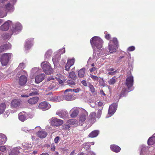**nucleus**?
Listing matches in <instances>:
<instances>
[{"label": "nucleus", "instance_id": "1a4fd4ad", "mask_svg": "<svg viewBox=\"0 0 155 155\" xmlns=\"http://www.w3.org/2000/svg\"><path fill=\"white\" fill-rule=\"evenodd\" d=\"M51 124L53 126L58 127L62 125L63 121L61 119L53 117L50 120Z\"/></svg>", "mask_w": 155, "mask_h": 155}, {"label": "nucleus", "instance_id": "052dcab7", "mask_svg": "<svg viewBox=\"0 0 155 155\" xmlns=\"http://www.w3.org/2000/svg\"><path fill=\"white\" fill-rule=\"evenodd\" d=\"M135 49V47L134 46H131L127 48V50L129 51H133Z\"/></svg>", "mask_w": 155, "mask_h": 155}, {"label": "nucleus", "instance_id": "5701e85b", "mask_svg": "<svg viewBox=\"0 0 155 155\" xmlns=\"http://www.w3.org/2000/svg\"><path fill=\"white\" fill-rule=\"evenodd\" d=\"M38 100L39 98L38 97H35L29 99L28 100V102L30 104L34 105L38 102Z\"/></svg>", "mask_w": 155, "mask_h": 155}, {"label": "nucleus", "instance_id": "680f3d73", "mask_svg": "<svg viewBox=\"0 0 155 155\" xmlns=\"http://www.w3.org/2000/svg\"><path fill=\"white\" fill-rule=\"evenodd\" d=\"M8 48H4V46H3V45H2L0 47V54L3 51H4L5 50H6V49Z\"/></svg>", "mask_w": 155, "mask_h": 155}, {"label": "nucleus", "instance_id": "39448f33", "mask_svg": "<svg viewBox=\"0 0 155 155\" xmlns=\"http://www.w3.org/2000/svg\"><path fill=\"white\" fill-rule=\"evenodd\" d=\"M55 81L54 78L52 76H50L47 79L48 90H55L58 89L57 84Z\"/></svg>", "mask_w": 155, "mask_h": 155}, {"label": "nucleus", "instance_id": "a18cd8bd", "mask_svg": "<svg viewBox=\"0 0 155 155\" xmlns=\"http://www.w3.org/2000/svg\"><path fill=\"white\" fill-rule=\"evenodd\" d=\"M88 87L89 88L90 91L92 93H94L95 92V90L94 86L91 84L90 83H88Z\"/></svg>", "mask_w": 155, "mask_h": 155}, {"label": "nucleus", "instance_id": "a19ab883", "mask_svg": "<svg viewBox=\"0 0 155 155\" xmlns=\"http://www.w3.org/2000/svg\"><path fill=\"white\" fill-rule=\"evenodd\" d=\"M24 148L25 149L29 150L32 147V145L31 144H28L26 143H24L22 144Z\"/></svg>", "mask_w": 155, "mask_h": 155}, {"label": "nucleus", "instance_id": "473e14b6", "mask_svg": "<svg viewBox=\"0 0 155 155\" xmlns=\"http://www.w3.org/2000/svg\"><path fill=\"white\" fill-rule=\"evenodd\" d=\"M7 15V12L5 11L4 7L0 9V17L2 18L5 17Z\"/></svg>", "mask_w": 155, "mask_h": 155}, {"label": "nucleus", "instance_id": "c85d7f7f", "mask_svg": "<svg viewBox=\"0 0 155 155\" xmlns=\"http://www.w3.org/2000/svg\"><path fill=\"white\" fill-rule=\"evenodd\" d=\"M7 137L3 134H0V145L5 143L7 140Z\"/></svg>", "mask_w": 155, "mask_h": 155}, {"label": "nucleus", "instance_id": "4468645a", "mask_svg": "<svg viewBox=\"0 0 155 155\" xmlns=\"http://www.w3.org/2000/svg\"><path fill=\"white\" fill-rule=\"evenodd\" d=\"M96 114L94 112H92L90 114L87 121L88 123L92 124L96 121Z\"/></svg>", "mask_w": 155, "mask_h": 155}, {"label": "nucleus", "instance_id": "13d9d810", "mask_svg": "<svg viewBox=\"0 0 155 155\" xmlns=\"http://www.w3.org/2000/svg\"><path fill=\"white\" fill-rule=\"evenodd\" d=\"M67 83L68 84L71 86H72L75 85V82L74 81H67Z\"/></svg>", "mask_w": 155, "mask_h": 155}, {"label": "nucleus", "instance_id": "bb28decb", "mask_svg": "<svg viewBox=\"0 0 155 155\" xmlns=\"http://www.w3.org/2000/svg\"><path fill=\"white\" fill-rule=\"evenodd\" d=\"M38 136L40 138H44L47 135V133L44 130L38 131L37 133Z\"/></svg>", "mask_w": 155, "mask_h": 155}, {"label": "nucleus", "instance_id": "72a5a7b5", "mask_svg": "<svg viewBox=\"0 0 155 155\" xmlns=\"http://www.w3.org/2000/svg\"><path fill=\"white\" fill-rule=\"evenodd\" d=\"M41 70L39 68L35 67L32 68L31 71V75H34L40 72Z\"/></svg>", "mask_w": 155, "mask_h": 155}, {"label": "nucleus", "instance_id": "09e8293b", "mask_svg": "<svg viewBox=\"0 0 155 155\" xmlns=\"http://www.w3.org/2000/svg\"><path fill=\"white\" fill-rule=\"evenodd\" d=\"M90 77L95 82H97L100 78H98L97 76L92 74H90Z\"/></svg>", "mask_w": 155, "mask_h": 155}, {"label": "nucleus", "instance_id": "c03bdc74", "mask_svg": "<svg viewBox=\"0 0 155 155\" xmlns=\"http://www.w3.org/2000/svg\"><path fill=\"white\" fill-rule=\"evenodd\" d=\"M117 80V78L115 77H113L109 81V84H114Z\"/></svg>", "mask_w": 155, "mask_h": 155}, {"label": "nucleus", "instance_id": "ea45409f", "mask_svg": "<svg viewBox=\"0 0 155 155\" xmlns=\"http://www.w3.org/2000/svg\"><path fill=\"white\" fill-rule=\"evenodd\" d=\"M52 53V51L51 50H48L46 52L45 55V58H49Z\"/></svg>", "mask_w": 155, "mask_h": 155}, {"label": "nucleus", "instance_id": "de8ad7c7", "mask_svg": "<svg viewBox=\"0 0 155 155\" xmlns=\"http://www.w3.org/2000/svg\"><path fill=\"white\" fill-rule=\"evenodd\" d=\"M75 62V59L74 58H72L71 59H69L68 60L67 63L68 64L71 66H72L74 64Z\"/></svg>", "mask_w": 155, "mask_h": 155}, {"label": "nucleus", "instance_id": "9b49d317", "mask_svg": "<svg viewBox=\"0 0 155 155\" xmlns=\"http://www.w3.org/2000/svg\"><path fill=\"white\" fill-rule=\"evenodd\" d=\"M117 105L116 103H113L110 106L108 115L106 118L112 116L115 112L117 107Z\"/></svg>", "mask_w": 155, "mask_h": 155}, {"label": "nucleus", "instance_id": "2eb2a0df", "mask_svg": "<svg viewBox=\"0 0 155 155\" xmlns=\"http://www.w3.org/2000/svg\"><path fill=\"white\" fill-rule=\"evenodd\" d=\"M56 114L59 116L61 118L65 120L68 118V113L65 111L61 110L58 111L56 113Z\"/></svg>", "mask_w": 155, "mask_h": 155}, {"label": "nucleus", "instance_id": "5fc2aeb1", "mask_svg": "<svg viewBox=\"0 0 155 155\" xmlns=\"http://www.w3.org/2000/svg\"><path fill=\"white\" fill-rule=\"evenodd\" d=\"M83 146L86 150L89 149L90 147V142H87L84 143L83 144Z\"/></svg>", "mask_w": 155, "mask_h": 155}, {"label": "nucleus", "instance_id": "37998d69", "mask_svg": "<svg viewBox=\"0 0 155 155\" xmlns=\"http://www.w3.org/2000/svg\"><path fill=\"white\" fill-rule=\"evenodd\" d=\"M81 90L79 88H77L76 89H73V90L71 89H68L65 91V92L69 91H72L75 93H78Z\"/></svg>", "mask_w": 155, "mask_h": 155}, {"label": "nucleus", "instance_id": "864d4df0", "mask_svg": "<svg viewBox=\"0 0 155 155\" xmlns=\"http://www.w3.org/2000/svg\"><path fill=\"white\" fill-rule=\"evenodd\" d=\"M3 46H4V48H8L6 49V50L8 49L9 48H11V44L9 42H7L6 43L2 45Z\"/></svg>", "mask_w": 155, "mask_h": 155}, {"label": "nucleus", "instance_id": "e2e57ef3", "mask_svg": "<svg viewBox=\"0 0 155 155\" xmlns=\"http://www.w3.org/2000/svg\"><path fill=\"white\" fill-rule=\"evenodd\" d=\"M81 83L84 86L86 87L88 86V83H87L85 80H82Z\"/></svg>", "mask_w": 155, "mask_h": 155}, {"label": "nucleus", "instance_id": "f704fd0d", "mask_svg": "<svg viewBox=\"0 0 155 155\" xmlns=\"http://www.w3.org/2000/svg\"><path fill=\"white\" fill-rule=\"evenodd\" d=\"M141 150L140 153V155H144L146 154L148 149L147 147H145L144 145L141 146Z\"/></svg>", "mask_w": 155, "mask_h": 155}, {"label": "nucleus", "instance_id": "4c0bfd02", "mask_svg": "<svg viewBox=\"0 0 155 155\" xmlns=\"http://www.w3.org/2000/svg\"><path fill=\"white\" fill-rule=\"evenodd\" d=\"M6 105L5 103H2L0 104V114H3L5 110Z\"/></svg>", "mask_w": 155, "mask_h": 155}, {"label": "nucleus", "instance_id": "6ab92c4d", "mask_svg": "<svg viewBox=\"0 0 155 155\" xmlns=\"http://www.w3.org/2000/svg\"><path fill=\"white\" fill-rule=\"evenodd\" d=\"M45 75L44 74H41L35 77V81L36 83L38 84L42 81L45 77Z\"/></svg>", "mask_w": 155, "mask_h": 155}, {"label": "nucleus", "instance_id": "79ce46f5", "mask_svg": "<svg viewBox=\"0 0 155 155\" xmlns=\"http://www.w3.org/2000/svg\"><path fill=\"white\" fill-rule=\"evenodd\" d=\"M37 94V92L36 91H34L30 93L29 95L25 94H23L21 95V96L23 97H29V96L34 95Z\"/></svg>", "mask_w": 155, "mask_h": 155}, {"label": "nucleus", "instance_id": "9d476101", "mask_svg": "<svg viewBox=\"0 0 155 155\" xmlns=\"http://www.w3.org/2000/svg\"><path fill=\"white\" fill-rule=\"evenodd\" d=\"M22 29L21 24L19 22L16 23L14 26H12V31L13 34H17L20 32Z\"/></svg>", "mask_w": 155, "mask_h": 155}, {"label": "nucleus", "instance_id": "c756f323", "mask_svg": "<svg viewBox=\"0 0 155 155\" xmlns=\"http://www.w3.org/2000/svg\"><path fill=\"white\" fill-rule=\"evenodd\" d=\"M63 101V98H62L61 96H52L51 101L54 102H58Z\"/></svg>", "mask_w": 155, "mask_h": 155}, {"label": "nucleus", "instance_id": "f3484780", "mask_svg": "<svg viewBox=\"0 0 155 155\" xmlns=\"http://www.w3.org/2000/svg\"><path fill=\"white\" fill-rule=\"evenodd\" d=\"M21 101L20 99H16L13 100L11 104V106L13 108L18 107L21 104Z\"/></svg>", "mask_w": 155, "mask_h": 155}, {"label": "nucleus", "instance_id": "b1692460", "mask_svg": "<svg viewBox=\"0 0 155 155\" xmlns=\"http://www.w3.org/2000/svg\"><path fill=\"white\" fill-rule=\"evenodd\" d=\"M27 115L25 112L19 113L18 115L19 119L22 121H24L27 119Z\"/></svg>", "mask_w": 155, "mask_h": 155}, {"label": "nucleus", "instance_id": "4d7b16f0", "mask_svg": "<svg viewBox=\"0 0 155 155\" xmlns=\"http://www.w3.org/2000/svg\"><path fill=\"white\" fill-rule=\"evenodd\" d=\"M65 52V49L64 48H63L60 49L58 51V55H59L60 56L61 55L63 54Z\"/></svg>", "mask_w": 155, "mask_h": 155}, {"label": "nucleus", "instance_id": "cd10ccee", "mask_svg": "<svg viewBox=\"0 0 155 155\" xmlns=\"http://www.w3.org/2000/svg\"><path fill=\"white\" fill-rule=\"evenodd\" d=\"M60 56L59 55L56 54L53 57L52 61L54 66L56 65L59 60L60 59Z\"/></svg>", "mask_w": 155, "mask_h": 155}, {"label": "nucleus", "instance_id": "58836bf2", "mask_svg": "<svg viewBox=\"0 0 155 155\" xmlns=\"http://www.w3.org/2000/svg\"><path fill=\"white\" fill-rule=\"evenodd\" d=\"M93 59L94 61H97V59L99 58L100 57V55L99 53H96L95 51L94 50V52L93 53Z\"/></svg>", "mask_w": 155, "mask_h": 155}, {"label": "nucleus", "instance_id": "6e6552de", "mask_svg": "<svg viewBox=\"0 0 155 155\" xmlns=\"http://www.w3.org/2000/svg\"><path fill=\"white\" fill-rule=\"evenodd\" d=\"M16 0H13L8 3L4 7L7 12H13L14 10V5L16 3Z\"/></svg>", "mask_w": 155, "mask_h": 155}, {"label": "nucleus", "instance_id": "c9c22d12", "mask_svg": "<svg viewBox=\"0 0 155 155\" xmlns=\"http://www.w3.org/2000/svg\"><path fill=\"white\" fill-rule=\"evenodd\" d=\"M85 69L84 68H83L78 71V76L80 78L84 77V76Z\"/></svg>", "mask_w": 155, "mask_h": 155}, {"label": "nucleus", "instance_id": "f257e3e1", "mask_svg": "<svg viewBox=\"0 0 155 155\" xmlns=\"http://www.w3.org/2000/svg\"><path fill=\"white\" fill-rule=\"evenodd\" d=\"M118 43L117 38H114L110 40L108 43V48L109 51L105 49L101 51V55L106 56L110 53L116 52L118 47Z\"/></svg>", "mask_w": 155, "mask_h": 155}, {"label": "nucleus", "instance_id": "a211bd4d", "mask_svg": "<svg viewBox=\"0 0 155 155\" xmlns=\"http://www.w3.org/2000/svg\"><path fill=\"white\" fill-rule=\"evenodd\" d=\"M12 23V21L8 20L6 21L0 27V30L3 31H7L9 28L10 25Z\"/></svg>", "mask_w": 155, "mask_h": 155}, {"label": "nucleus", "instance_id": "0e129e2a", "mask_svg": "<svg viewBox=\"0 0 155 155\" xmlns=\"http://www.w3.org/2000/svg\"><path fill=\"white\" fill-rule=\"evenodd\" d=\"M63 129L65 130H68L70 128V126L68 125H64L62 126Z\"/></svg>", "mask_w": 155, "mask_h": 155}, {"label": "nucleus", "instance_id": "bf43d9fd", "mask_svg": "<svg viewBox=\"0 0 155 155\" xmlns=\"http://www.w3.org/2000/svg\"><path fill=\"white\" fill-rule=\"evenodd\" d=\"M104 34L106 35L105 36V38L106 39L109 40L110 38V35L109 34H107V31H105Z\"/></svg>", "mask_w": 155, "mask_h": 155}, {"label": "nucleus", "instance_id": "f8f14e48", "mask_svg": "<svg viewBox=\"0 0 155 155\" xmlns=\"http://www.w3.org/2000/svg\"><path fill=\"white\" fill-rule=\"evenodd\" d=\"M38 108L44 111L49 109L51 107V105L46 101L41 102L38 106Z\"/></svg>", "mask_w": 155, "mask_h": 155}, {"label": "nucleus", "instance_id": "4be33fe9", "mask_svg": "<svg viewBox=\"0 0 155 155\" xmlns=\"http://www.w3.org/2000/svg\"><path fill=\"white\" fill-rule=\"evenodd\" d=\"M67 123L68 125L74 127H77L79 125L78 122L75 119L69 120L67 121Z\"/></svg>", "mask_w": 155, "mask_h": 155}, {"label": "nucleus", "instance_id": "7ed1b4c3", "mask_svg": "<svg viewBox=\"0 0 155 155\" xmlns=\"http://www.w3.org/2000/svg\"><path fill=\"white\" fill-rule=\"evenodd\" d=\"M134 78L132 76H130L127 77L126 79V84L128 87V89H124L122 90L120 94L121 96H124L125 95V93L126 92H128L132 90L130 88L132 87L133 84Z\"/></svg>", "mask_w": 155, "mask_h": 155}, {"label": "nucleus", "instance_id": "412c9836", "mask_svg": "<svg viewBox=\"0 0 155 155\" xmlns=\"http://www.w3.org/2000/svg\"><path fill=\"white\" fill-rule=\"evenodd\" d=\"M65 93L64 92L65 94L64 95L61 96V97L63 98V100H65L67 101H71L75 99V97L72 94H65Z\"/></svg>", "mask_w": 155, "mask_h": 155}, {"label": "nucleus", "instance_id": "6e6d98bb", "mask_svg": "<svg viewBox=\"0 0 155 155\" xmlns=\"http://www.w3.org/2000/svg\"><path fill=\"white\" fill-rule=\"evenodd\" d=\"M22 130L23 131H25L26 132H29L31 133L32 132L34 131L33 130L29 129L28 130V129L27 127H23L22 129Z\"/></svg>", "mask_w": 155, "mask_h": 155}, {"label": "nucleus", "instance_id": "e433bc0d", "mask_svg": "<svg viewBox=\"0 0 155 155\" xmlns=\"http://www.w3.org/2000/svg\"><path fill=\"white\" fill-rule=\"evenodd\" d=\"M99 132L98 130H95L91 133L88 135L89 137L93 138L96 137L98 134Z\"/></svg>", "mask_w": 155, "mask_h": 155}, {"label": "nucleus", "instance_id": "aec40b11", "mask_svg": "<svg viewBox=\"0 0 155 155\" xmlns=\"http://www.w3.org/2000/svg\"><path fill=\"white\" fill-rule=\"evenodd\" d=\"M79 112V109L77 107H75L72 109L70 111V115L72 117H76Z\"/></svg>", "mask_w": 155, "mask_h": 155}, {"label": "nucleus", "instance_id": "3c124183", "mask_svg": "<svg viewBox=\"0 0 155 155\" xmlns=\"http://www.w3.org/2000/svg\"><path fill=\"white\" fill-rule=\"evenodd\" d=\"M52 96V94L51 93H49L47 94L45 96L46 100L48 101H51Z\"/></svg>", "mask_w": 155, "mask_h": 155}, {"label": "nucleus", "instance_id": "8fccbe9b", "mask_svg": "<svg viewBox=\"0 0 155 155\" xmlns=\"http://www.w3.org/2000/svg\"><path fill=\"white\" fill-rule=\"evenodd\" d=\"M25 67V64L24 63H21L19 64L18 67L17 68V70L19 69L24 68Z\"/></svg>", "mask_w": 155, "mask_h": 155}, {"label": "nucleus", "instance_id": "7c9ffc66", "mask_svg": "<svg viewBox=\"0 0 155 155\" xmlns=\"http://www.w3.org/2000/svg\"><path fill=\"white\" fill-rule=\"evenodd\" d=\"M55 80L57 81L60 84H61L65 81L63 76L61 74L59 75L57 77L54 78Z\"/></svg>", "mask_w": 155, "mask_h": 155}, {"label": "nucleus", "instance_id": "f03ea898", "mask_svg": "<svg viewBox=\"0 0 155 155\" xmlns=\"http://www.w3.org/2000/svg\"><path fill=\"white\" fill-rule=\"evenodd\" d=\"M90 43L94 50L96 48L98 49L101 48L103 46V41L99 37L94 36L91 39Z\"/></svg>", "mask_w": 155, "mask_h": 155}, {"label": "nucleus", "instance_id": "a878e982", "mask_svg": "<svg viewBox=\"0 0 155 155\" xmlns=\"http://www.w3.org/2000/svg\"><path fill=\"white\" fill-rule=\"evenodd\" d=\"M110 148L112 151L116 153L119 152L121 149L120 147L115 145H111Z\"/></svg>", "mask_w": 155, "mask_h": 155}, {"label": "nucleus", "instance_id": "ddd939ff", "mask_svg": "<svg viewBox=\"0 0 155 155\" xmlns=\"http://www.w3.org/2000/svg\"><path fill=\"white\" fill-rule=\"evenodd\" d=\"M21 73L23 72L24 75H21L19 78V83L20 85H23L25 84L27 82V79L26 76H27V74L25 71H21Z\"/></svg>", "mask_w": 155, "mask_h": 155}, {"label": "nucleus", "instance_id": "dca6fc26", "mask_svg": "<svg viewBox=\"0 0 155 155\" xmlns=\"http://www.w3.org/2000/svg\"><path fill=\"white\" fill-rule=\"evenodd\" d=\"M33 39L29 38L26 40L24 45L25 49L26 50H29L33 45Z\"/></svg>", "mask_w": 155, "mask_h": 155}, {"label": "nucleus", "instance_id": "0eeeda50", "mask_svg": "<svg viewBox=\"0 0 155 155\" xmlns=\"http://www.w3.org/2000/svg\"><path fill=\"white\" fill-rule=\"evenodd\" d=\"M12 54L11 53H6L3 54L1 58V62L2 66H6L10 59Z\"/></svg>", "mask_w": 155, "mask_h": 155}, {"label": "nucleus", "instance_id": "20e7f679", "mask_svg": "<svg viewBox=\"0 0 155 155\" xmlns=\"http://www.w3.org/2000/svg\"><path fill=\"white\" fill-rule=\"evenodd\" d=\"M41 66L43 71L47 74H51L53 72L51 65L47 61H44L41 63Z\"/></svg>", "mask_w": 155, "mask_h": 155}, {"label": "nucleus", "instance_id": "603ef678", "mask_svg": "<svg viewBox=\"0 0 155 155\" xmlns=\"http://www.w3.org/2000/svg\"><path fill=\"white\" fill-rule=\"evenodd\" d=\"M103 107L101 108V109L98 110L97 112V118H99L101 117L102 114V110Z\"/></svg>", "mask_w": 155, "mask_h": 155}, {"label": "nucleus", "instance_id": "774afa93", "mask_svg": "<svg viewBox=\"0 0 155 155\" xmlns=\"http://www.w3.org/2000/svg\"><path fill=\"white\" fill-rule=\"evenodd\" d=\"M88 155H96L95 153L91 151H89L87 152Z\"/></svg>", "mask_w": 155, "mask_h": 155}, {"label": "nucleus", "instance_id": "49530a36", "mask_svg": "<svg viewBox=\"0 0 155 155\" xmlns=\"http://www.w3.org/2000/svg\"><path fill=\"white\" fill-rule=\"evenodd\" d=\"M69 77L74 80V79L76 78V75L74 72L73 71L70 72L69 74Z\"/></svg>", "mask_w": 155, "mask_h": 155}, {"label": "nucleus", "instance_id": "338daca9", "mask_svg": "<svg viewBox=\"0 0 155 155\" xmlns=\"http://www.w3.org/2000/svg\"><path fill=\"white\" fill-rule=\"evenodd\" d=\"M60 140V137L58 136L56 137L54 139V141L55 143H58Z\"/></svg>", "mask_w": 155, "mask_h": 155}, {"label": "nucleus", "instance_id": "393cba45", "mask_svg": "<svg viewBox=\"0 0 155 155\" xmlns=\"http://www.w3.org/2000/svg\"><path fill=\"white\" fill-rule=\"evenodd\" d=\"M19 147L14 148L12 149L9 153V155H16L19 153Z\"/></svg>", "mask_w": 155, "mask_h": 155}, {"label": "nucleus", "instance_id": "2f4dec72", "mask_svg": "<svg viewBox=\"0 0 155 155\" xmlns=\"http://www.w3.org/2000/svg\"><path fill=\"white\" fill-rule=\"evenodd\" d=\"M155 143V133L152 137H150L147 141V143L148 145H152Z\"/></svg>", "mask_w": 155, "mask_h": 155}, {"label": "nucleus", "instance_id": "69168bd1", "mask_svg": "<svg viewBox=\"0 0 155 155\" xmlns=\"http://www.w3.org/2000/svg\"><path fill=\"white\" fill-rule=\"evenodd\" d=\"M6 148L5 146H2L0 147V150L2 152H4L5 151Z\"/></svg>", "mask_w": 155, "mask_h": 155}, {"label": "nucleus", "instance_id": "423d86ee", "mask_svg": "<svg viewBox=\"0 0 155 155\" xmlns=\"http://www.w3.org/2000/svg\"><path fill=\"white\" fill-rule=\"evenodd\" d=\"M88 115V113L86 110L84 109H82L81 110V113L78 117V122L79 125H82L83 124Z\"/></svg>", "mask_w": 155, "mask_h": 155}]
</instances>
